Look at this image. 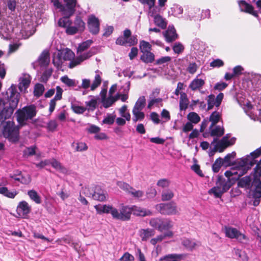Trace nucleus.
Wrapping results in <instances>:
<instances>
[{
  "label": "nucleus",
  "mask_w": 261,
  "mask_h": 261,
  "mask_svg": "<svg viewBox=\"0 0 261 261\" xmlns=\"http://www.w3.org/2000/svg\"><path fill=\"white\" fill-rule=\"evenodd\" d=\"M229 134H226L225 136H224L220 141H218V139L217 138H214L213 142H212V144H214L216 142H217L216 145L215 146V147H217V149L219 150L220 152H222L224 151V150L227 147V138L228 137Z\"/></svg>",
  "instance_id": "obj_18"
},
{
  "label": "nucleus",
  "mask_w": 261,
  "mask_h": 261,
  "mask_svg": "<svg viewBox=\"0 0 261 261\" xmlns=\"http://www.w3.org/2000/svg\"><path fill=\"white\" fill-rule=\"evenodd\" d=\"M208 193L213 194L216 198H220L224 193L222 187H214L208 191Z\"/></svg>",
  "instance_id": "obj_42"
},
{
  "label": "nucleus",
  "mask_w": 261,
  "mask_h": 261,
  "mask_svg": "<svg viewBox=\"0 0 261 261\" xmlns=\"http://www.w3.org/2000/svg\"><path fill=\"white\" fill-rule=\"evenodd\" d=\"M67 113L65 110H62L57 115L56 118L61 122H65L66 120Z\"/></svg>",
  "instance_id": "obj_55"
},
{
  "label": "nucleus",
  "mask_w": 261,
  "mask_h": 261,
  "mask_svg": "<svg viewBox=\"0 0 261 261\" xmlns=\"http://www.w3.org/2000/svg\"><path fill=\"white\" fill-rule=\"evenodd\" d=\"M89 32L93 35H97L100 30V21L94 15L89 16L87 21Z\"/></svg>",
  "instance_id": "obj_11"
},
{
  "label": "nucleus",
  "mask_w": 261,
  "mask_h": 261,
  "mask_svg": "<svg viewBox=\"0 0 261 261\" xmlns=\"http://www.w3.org/2000/svg\"><path fill=\"white\" fill-rule=\"evenodd\" d=\"M188 120L193 124L198 123L201 120L200 116L194 112H190L187 116Z\"/></svg>",
  "instance_id": "obj_34"
},
{
  "label": "nucleus",
  "mask_w": 261,
  "mask_h": 261,
  "mask_svg": "<svg viewBox=\"0 0 261 261\" xmlns=\"http://www.w3.org/2000/svg\"><path fill=\"white\" fill-rule=\"evenodd\" d=\"M150 16L153 18L154 23L156 25L162 29H164L166 28L167 24V22L165 19L163 18L161 15L159 14L153 15V13H152L150 14Z\"/></svg>",
  "instance_id": "obj_22"
},
{
  "label": "nucleus",
  "mask_w": 261,
  "mask_h": 261,
  "mask_svg": "<svg viewBox=\"0 0 261 261\" xmlns=\"http://www.w3.org/2000/svg\"><path fill=\"white\" fill-rule=\"evenodd\" d=\"M38 64L41 67H46L49 62V54L47 51H43L38 60Z\"/></svg>",
  "instance_id": "obj_26"
},
{
  "label": "nucleus",
  "mask_w": 261,
  "mask_h": 261,
  "mask_svg": "<svg viewBox=\"0 0 261 261\" xmlns=\"http://www.w3.org/2000/svg\"><path fill=\"white\" fill-rule=\"evenodd\" d=\"M0 194L8 198H14L18 194V192L15 190L9 191L7 187H0Z\"/></svg>",
  "instance_id": "obj_28"
},
{
  "label": "nucleus",
  "mask_w": 261,
  "mask_h": 261,
  "mask_svg": "<svg viewBox=\"0 0 261 261\" xmlns=\"http://www.w3.org/2000/svg\"><path fill=\"white\" fill-rule=\"evenodd\" d=\"M140 236L143 241H146L150 237L155 234V231L153 229H142L140 230Z\"/></svg>",
  "instance_id": "obj_25"
},
{
  "label": "nucleus",
  "mask_w": 261,
  "mask_h": 261,
  "mask_svg": "<svg viewBox=\"0 0 261 261\" xmlns=\"http://www.w3.org/2000/svg\"><path fill=\"white\" fill-rule=\"evenodd\" d=\"M60 80L62 82L68 87H76L79 84V82L78 81L70 79L67 75L61 77Z\"/></svg>",
  "instance_id": "obj_31"
},
{
  "label": "nucleus",
  "mask_w": 261,
  "mask_h": 261,
  "mask_svg": "<svg viewBox=\"0 0 261 261\" xmlns=\"http://www.w3.org/2000/svg\"><path fill=\"white\" fill-rule=\"evenodd\" d=\"M116 115L113 114H108L107 116L102 120L103 124L111 125L114 122Z\"/></svg>",
  "instance_id": "obj_47"
},
{
  "label": "nucleus",
  "mask_w": 261,
  "mask_h": 261,
  "mask_svg": "<svg viewBox=\"0 0 261 261\" xmlns=\"http://www.w3.org/2000/svg\"><path fill=\"white\" fill-rule=\"evenodd\" d=\"M86 106L88 107L89 110H94L97 106V102L96 99L94 98H91L89 101L85 102Z\"/></svg>",
  "instance_id": "obj_54"
},
{
  "label": "nucleus",
  "mask_w": 261,
  "mask_h": 261,
  "mask_svg": "<svg viewBox=\"0 0 261 261\" xmlns=\"http://www.w3.org/2000/svg\"><path fill=\"white\" fill-rule=\"evenodd\" d=\"M51 166L56 170L61 173H65L67 171V169L62 165L60 162L58 161L55 159H51Z\"/></svg>",
  "instance_id": "obj_33"
},
{
  "label": "nucleus",
  "mask_w": 261,
  "mask_h": 261,
  "mask_svg": "<svg viewBox=\"0 0 261 261\" xmlns=\"http://www.w3.org/2000/svg\"><path fill=\"white\" fill-rule=\"evenodd\" d=\"M71 146L73 147H75L76 151H83L87 150L88 149L87 145L84 142H73Z\"/></svg>",
  "instance_id": "obj_45"
},
{
  "label": "nucleus",
  "mask_w": 261,
  "mask_h": 261,
  "mask_svg": "<svg viewBox=\"0 0 261 261\" xmlns=\"http://www.w3.org/2000/svg\"><path fill=\"white\" fill-rule=\"evenodd\" d=\"M134 256L128 252H125L122 256L120 258V261H134Z\"/></svg>",
  "instance_id": "obj_60"
},
{
  "label": "nucleus",
  "mask_w": 261,
  "mask_h": 261,
  "mask_svg": "<svg viewBox=\"0 0 261 261\" xmlns=\"http://www.w3.org/2000/svg\"><path fill=\"white\" fill-rule=\"evenodd\" d=\"M251 175L245 176L239 180L238 186L240 188L249 189L251 188Z\"/></svg>",
  "instance_id": "obj_23"
},
{
  "label": "nucleus",
  "mask_w": 261,
  "mask_h": 261,
  "mask_svg": "<svg viewBox=\"0 0 261 261\" xmlns=\"http://www.w3.org/2000/svg\"><path fill=\"white\" fill-rule=\"evenodd\" d=\"M74 24L80 32L84 31L85 29V23L80 16H77L76 17Z\"/></svg>",
  "instance_id": "obj_41"
},
{
  "label": "nucleus",
  "mask_w": 261,
  "mask_h": 261,
  "mask_svg": "<svg viewBox=\"0 0 261 261\" xmlns=\"http://www.w3.org/2000/svg\"><path fill=\"white\" fill-rule=\"evenodd\" d=\"M133 121L136 123L138 121H142L145 118V114L143 112H141V110H133Z\"/></svg>",
  "instance_id": "obj_37"
},
{
  "label": "nucleus",
  "mask_w": 261,
  "mask_h": 261,
  "mask_svg": "<svg viewBox=\"0 0 261 261\" xmlns=\"http://www.w3.org/2000/svg\"><path fill=\"white\" fill-rule=\"evenodd\" d=\"M31 78L29 74H24L23 76L19 79V83L18 88L20 91L23 90H26L30 85Z\"/></svg>",
  "instance_id": "obj_21"
},
{
  "label": "nucleus",
  "mask_w": 261,
  "mask_h": 261,
  "mask_svg": "<svg viewBox=\"0 0 261 261\" xmlns=\"http://www.w3.org/2000/svg\"><path fill=\"white\" fill-rule=\"evenodd\" d=\"M74 56L73 52L69 49H67L63 55V59L65 61H70Z\"/></svg>",
  "instance_id": "obj_53"
},
{
  "label": "nucleus",
  "mask_w": 261,
  "mask_h": 261,
  "mask_svg": "<svg viewBox=\"0 0 261 261\" xmlns=\"http://www.w3.org/2000/svg\"><path fill=\"white\" fill-rule=\"evenodd\" d=\"M117 100L116 98H115L113 96L111 95L108 98H106V97H102V105L105 108H108L111 107L113 103Z\"/></svg>",
  "instance_id": "obj_40"
},
{
  "label": "nucleus",
  "mask_w": 261,
  "mask_h": 261,
  "mask_svg": "<svg viewBox=\"0 0 261 261\" xmlns=\"http://www.w3.org/2000/svg\"><path fill=\"white\" fill-rule=\"evenodd\" d=\"M205 48V43L198 38L194 39L191 44V50L195 53H201Z\"/></svg>",
  "instance_id": "obj_16"
},
{
  "label": "nucleus",
  "mask_w": 261,
  "mask_h": 261,
  "mask_svg": "<svg viewBox=\"0 0 261 261\" xmlns=\"http://www.w3.org/2000/svg\"><path fill=\"white\" fill-rule=\"evenodd\" d=\"M91 86V81L89 79H84L82 80V83L81 85L79 84L77 86V88L75 89L76 90H79L81 88L87 89Z\"/></svg>",
  "instance_id": "obj_52"
},
{
  "label": "nucleus",
  "mask_w": 261,
  "mask_h": 261,
  "mask_svg": "<svg viewBox=\"0 0 261 261\" xmlns=\"http://www.w3.org/2000/svg\"><path fill=\"white\" fill-rule=\"evenodd\" d=\"M256 163V161L251 160L250 155H247L246 157L242 158L237 162V171L238 173V177H240L251 169V168Z\"/></svg>",
  "instance_id": "obj_8"
},
{
  "label": "nucleus",
  "mask_w": 261,
  "mask_h": 261,
  "mask_svg": "<svg viewBox=\"0 0 261 261\" xmlns=\"http://www.w3.org/2000/svg\"><path fill=\"white\" fill-rule=\"evenodd\" d=\"M54 7L59 9L62 15L72 16L75 13V8L79 7L77 0H50Z\"/></svg>",
  "instance_id": "obj_3"
},
{
  "label": "nucleus",
  "mask_w": 261,
  "mask_h": 261,
  "mask_svg": "<svg viewBox=\"0 0 261 261\" xmlns=\"http://www.w3.org/2000/svg\"><path fill=\"white\" fill-rule=\"evenodd\" d=\"M96 50L94 48H91L88 51L80 55L76 59L77 61H72L70 63L69 67L70 68H73L76 65L80 64L82 61L89 59L93 55L96 54Z\"/></svg>",
  "instance_id": "obj_13"
},
{
  "label": "nucleus",
  "mask_w": 261,
  "mask_h": 261,
  "mask_svg": "<svg viewBox=\"0 0 261 261\" xmlns=\"http://www.w3.org/2000/svg\"><path fill=\"white\" fill-rule=\"evenodd\" d=\"M146 103V99L144 96L140 97L136 101L133 110L142 111Z\"/></svg>",
  "instance_id": "obj_39"
},
{
  "label": "nucleus",
  "mask_w": 261,
  "mask_h": 261,
  "mask_svg": "<svg viewBox=\"0 0 261 261\" xmlns=\"http://www.w3.org/2000/svg\"><path fill=\"white\" fill-rule=\"evenodd\" d=\"M36 147L35 146H32L27 147L23 151L24 154L27 156H32L36 153Z\"/></svg>",
  "instance_id": "obj_58"
},
{
  "label": "nucleus",
  "mask_w": 261,
  "mask_h": 261,
  "mask_svg": "<svg viewBox=\"0 0 261 261\" xmlns=\"http://www.w3.org/2000/svg\"><path fill=\"white\" fill-rule=\"evenodd\" d=\"M101 82V77L99 74H96L95 76L94 80L91 85L90 88L91 90H94L97 87H98Z\"/></svg>",
  "instance_id": "obj_49"
},
{
  "label": "nucleus",
  "mask_w": 261,
  "mask_h": 261,
  "mask_svg": "<svg viewBox=\"0 0 261 261\" xmlns=\"http://www.w3.org/2000/svg\"><path fill=\"white\" fill-rule=\"evenodd\" d=\"M237 3L241 12L251 14L255 17L259 19L258 11L254 10L252 5L249 4L245 0H238Z\"/></svg>",
  "instance_id": "obj_10"
},
{
  "label": "nucleus",
  "mask_w": 261,
  "mask_h": 261,
  "mask_svg": "<svg viewBox=\"0 0 261 261\" xmlns=\"http://www.w3.org/2000/svg\"><path fill=\"white\" fill-rule=\"evenodd\" d=\"M209 130L211 136L216 137L217 138L221 137L224 133V128L223 125H215L212 127L210 126Z\"/></svg>",
  "instance_id": "obj_20"
},
{
  "label": "nucleus",
  "mask_w": 261,
  "mask_h": 261,
  "mask_svg": "<svg viewBox=\"0 0 261 261\" xmlns=\"http://www.w3.org/2000/svg\"><path fill=\"white\" fill-rule=\"evenodd\" d=\"M149 224L151 227L161 232L168 230L173 226L172 221L170 219L160 217L151 218Z\"/></svg>",
  "instance_id": "obj_6"
},
{
  "label": "nucleus",
  "mask_w": 261,
  "mask_h": 261,
  "mask_svg": "<svg viewBox=\"0 0 261 261\" xmlns=\"http://www.w3.org/2000/svg\"><path fill=\"white\" fill-rule=\"evenodd\" d=\"M155 207L156 211L163 215H175L178 213L177 205L173 201L158 204Z\"/></svg>",
  "instance_id": "obj_7"
},
{
  "label": "nucleus",
  "mask_w": 261,
  "mask_h": 261,
  "mask_svg": "<svg viewBox=\"0 0 261 261\" xmlns=\"http://www.w3.org/2000/svg\"><path fill=\"white\" fill-rule=\"evenodd\" d=\"M186 256V255L185 254H169L161 257L160 261H181Z\"/></svg>",
  "instance_id": "obj_19"
},
{
  "label": "nucleus",
  "mask_w": 261,
  "mask_h": 261,
  "mask_svg": "<svg viewBox=\"0 0 261 261\" xmlns=\"http://www.w3.org/2000/svg\"><path fill=\"white\" fill-rule=\"evenodd\" d=\"M92 193H90L89 196L93 199L103 201L106 200V195L99 186H95L92 189Z\"/></svg>",
  "instance_id": "obj_14"
},
{
  "label": "nucleus",
  "mask_w": 261,
  "mask_h": 261,
  "mask_svg": "<svg viewBox=\"0 0 261 261\" xmlns=\"http://www.w3.org/2000/svg\"><path fill=\"white\" fill-rule=\"evenodd\" d=\"M140 59L145 63H151L154 61V55L150 51L143 53Z\"/></svg>",
  "instance_id": "obj_30"
},
{
  "label": "nucleus",
  "mask_w": 261,
  "mask_h": 261,
  "mask_svg": "<svg viewBox=\"0 0 261 261\" xmlns=\"http://www.w3.org/2000/svg\"><path fill=\"white\" fill-rule=\"evenodd\" d=\"M184 48V45L180 42H176L172 46L173 51L177 54L181 53Z\"/></svg>",
  "instance_id": "obj_51"
},
{
  "label": "nucleus",
  "mask_w": 261,
  "mask_h": 261,
  "mask_svg": "<svg viewBox=\"0 0 261 261\" xmlns=\"http://www.w3.org/2000/svg\"><path fill=\"white\" fill-rule=\"evenodd\" d=\"M17 210L22 212L24 217H26L31 212V207L25 201H22L19 203Z\"/></svg>",
  "instance_id": "obj_24"
},
{
  "label": "nucleus",
  "mask_w": 261,
  "mask_h": 261,
  "mask_svg": "<svg viewBox=\"0 0 261 261\" xmlns=\"http://www.w3.org/2000/svg\"><path fill=\"white\" fill-rule=\"evenodd\" d=\"M170 181L166 178H162L159 180L156 183V185L162 188H167L170 185Z\"/></svg>",
  "instance_id": "obj_57"
},
{
  "label": "nucleus",
  "mask_w": 261,
  "mask_h": 261,
  "mask_svg": "<svg viewBox=\"0 0 261 261\" xmlns=\"http://www.w3.org/2000/svg\"><path fill=\"white\" fill-rule=\"evenodd\" d=\"M44 89V87L42 84L39 83L36 84L34 87V95L37 97H39L43 94Z\"/></svg>",
  "instance_id": "obj_43"
},
{
  "label": "nucleus",
  "mask_w": 261,
  "mask_h": 261,
  "mask_svg": "<svg viewBox=\"0 0 261 261\" xmlns=\"http://www.w3.org/2000/svg\"><path fill=\"white\" fill-rule=\"evenodd\" d=\"M161 117L164 119L163 122H166L170 120V115L169 112L166 109H163L161 114Z\"/></svg>",
  "instance_id": "obj_63"
},
{
  "label": "nucleus",
  "mask_w": 261,
  "mask_h": 261,
  "mask_svg": "<svg viewBox=\"0 0 261 261\" xmlns=\"http://www.w3.org/2000/svg\"><path fill=\"white\" fill-rule=\"evenodd\" d=\"M204 83V80L202 79H195L190 83L189 88L194 91L202 87Z\"/></svg>",
  "instance_id": "obj_32"
},
{
  "label": "nucleus",
  "mask_w": 261,
  "mask_h": 261,
  "mask_svg": "<svg viewBox=\"0 0 261 261\" xmlns=\"http://www.w3.org/2000/svg\"><path fill=\"white\" fill-rule=\"evenodd\" d=\"M171 60V58L169 56L162 57L158 59L155 61L156 65H163L170 62Z\"/></svg>",
  "instance_id": "obj_59"
},
{
  "label": "nucleus",
  "mask_w": 261,
  "mask_h": 261,
  "mask_svg": "<svg viewBox=\"0 0 261 261\" xmlns=\"http://www.w3.org/2000/svg\"><path fill=\"white\" fill-rule=\"evenodd\" d=\"M63 17L59 19L58 21L59 26L65 28H67L72 23L71 21L69 20V17L71 16H67L66 15H62Z\"/></svg>",
  "instance_id": "obj_35"
},
{
  "label": "nucleus",
  "mask_w": 261,
  "mask_h": 261,
  "mask_svg": "<svg viewBox=\"0 0 261 261\" xmlns=\"http://www.w3.org/2000/svg\"><path fill=\"white\" fill-rule=\"evenodd\" d=\"M163 99L161 98H153L149 101L147 108L150 109L154 105L158 106V105L161 103Z\"/></svg>",
  "instance_id": "obj_56"
},
{
  "label": "nucleus",
  "mask_w": 261,
  "mask_h": 261,
  "mask_svg": "<svg viewBox=\"0 0 261 261\" xmlns=\"http://www.w3.org/2000/svg\"><path fill=\"white\" fill-rule=\"evenodd\" d=\"M93 41L92 40L89 39L80 44L77 48V52L79 53L84 51L88 47H89L90 45L93 43Z\"/></svg>",
  "instance_id": "obj_44"
},
{
  "label": "nucleus",
  "mask_w": 261,
  "mask_h": 261,
  "mask_svg": "<svg viewBox=\"0 0 261 261\" xmlns=\"http://www.w3.org/2000/svg\"><path fill=\"white\" fill-rule=\"evenodd\" d=\"M164 36L168 42H171L175 40L178 37L175 29L173 25L168 27V29L164 32Z\"/></svg>",
  "instance_id": "obj_15"
},
{
  "label": "nucleus",
  "mask_w": 261,
  "mask_h": 261,
  "mask_svg": "<svg viewBox=\"0 0 261 261\" xmlns=\"http://www.w3.org/2000/svg\"><path fill=\"white\" fill-rule=\"evenodd\" d=\"M224 232L226 237L231 239H235L240 243H244L248 240L247 237L244 233L240 232L237 228L231 226H225Z\"/></svg>",
  "instance_id": "obj_9"
},
{
  "label": "nucleus",
  "mask_w": 261,
  "mask_h": 261,
  "mask_svg": "<svg viewBox=\"0 0 261 261\" xmlns=\"http://www.w3.org/2000/svg\"><path fill=\"white\" fill-rule=\"evenodd\" d=\"M28 195L31 200L37 204L41 203V199L37 192L34 190H29L28 192Z\"/></svg>",
  "instance_id": "obj_36"
},
{
  "label": "nucleus",
  "mask_w": 261,
  "mask_h": 261,
  "mask_svg": "<svg viewBox=\"0 0 261 261\" xmlns=\"http://www.w3.org/2000/svg\"><path fill=\"white\" fill-rule=\"evenodd\" d=\"M224 97L222 93H220L216 97L214 94H210L207 96V110H211L214 106L219 107Z\"/></svg>",
  "instance_id": "obj_12"
},
{
  "label": "nucleus",
  "mask_w": 261,
  "mask_h": 261,
  "mask_svg": "<svg viewBox=\"0 0 261 261\" xmlns=\"http://www.w3.org/2000/svg\"><path fill=\"white\" fill-rule=\"evenodd\" d=\"M132 214L137 216L145 217L150 216L152 214L151 212L148 209L139 207L136 205L131 206Z\"/></svg>",
  "instance_id": "obj_17"
},
{
  "label": "nucleus",
  "mask_w": 261,
  "mask_h": 261,
  "mask_svg": "<svg viewBox=\"0 0 261 261\" xmlns=\"http://www.w3.org/2000/svg\"><path fill=\"white\" fill-rule=\"evenodd\" d=\"M37 113L36 107L34 105L25 106L16 112V119L20 126L27 124V121L32 120L36 116Z\"/></svg>",
  "instance_id": "obj_4"
},
{
  "label": "nucleus",
  "mask_w": 261,
  "mask_h": 261,
  "mask_svg": "<svg viewBox=\"0 0 261 261\" xmlns=\"http://www.w3.org/2000/svg\"><path fill=\"white\" fill-rule=\"evenodd\" d=\"M20 93L16 85L12 84L0 98V123L2 124L12 118L19 101Z\"/></svg>",
  "instance_id": "obj_1"
},
{
  "label": "nucleus",
  "mask_w": 261,
  "mask_h": 261,
  "mask_svg": "<svg viewBox=\"0 0 261 261\" xmlns=\"http://www.w3.org/2000/svg\"><path fill=\"white\" fill-rule=\"evenodd\" d=\"M129 194L134 198H141L144 195V192L141 190H136L135 189H132Z\"/></svg>",
  "instance_id": "obj_61"
},
{
  "label": "nucleus",
  "mask_w": 261,
  "mask_h": 261,
  "mask_svg": "<svg viewBox=\"0 0 261 261\" xmlns=\"http://www.w3.org/2000/svg\"><path fill=\"white\" fill-rule=\"evenodd\" d=\"M181 244L189 250H192L196 246L195 242L187 238H185L182 240Z\"/></svg>",
  "instance_id": "obj_38"
},
{
  "label": "nucleus",
  "mask_w": 261,
  "mask_h": 261,
  "mask_svg": "<svg viewBox=\"0 0 261 261\" xmlns=\"http://www.w3.org/2000/svg\"><path fill=\"white\" fill-rule=\"evenodd\" d=\"M261 155V147L257 148L254 151L251 152L249 155H250V159L251 160H255V159Z\"/></svg>",
  "instance_id": "obj_64"
},
{
  "label": "nucleus",
  "mask_w": 261,
  "mask_h": 261,
  "mask_svg": "<svg viewBox=\"0 0 261 261\" xmlns=\"http://www.w3.org/2000/svg\"><path fill=\"white\" fill-rule=\"evenodd\" d=\"M58 123L56 120H50L47 123V128L49 131L54 132L56 130L58 127Z\"/></svg>",
  "instance_id": "obj_62"
},
{
  "label": "nucleus",
  "mask_w": 261,
  "mask_h": 261,
  "mask_svg": "<svg viewBox=\"0 0 261 261\" xmlns=\"http://www.w3.org/2000/svg\"><path fill=\"white\" fill-rule=\"evenodd\" d=\"M208 119L211 122L210 127L214 126L221 120V114L220 112L215 111L211 114Z\"/></svg>",
  "instance_id": "obj_27"
},
{
  "label": "nucleus",
  "mask_w": 261,
  "mask_h": 261,
  "mask_svg": "<svg viewBox=\"0 0 261 261\" xmlns=\"http://www.w3.org/2000/svg\"><path fill=\"white\" fill-rule=\"evenodd\" d=\"M174 196L173 191L170 189L164 190L161 194V199L163 201H170Z\"/></svg>",
  "instance_id": "obj_29"
},
{
  "label": "nucleus",
  "mask_w": 261,
  "mask_h": 261,
  "mask_svg": "<svg viewBox=\"0 0 261 261\" xmlns=\"http://www.w3.org/2000/svg\"><path fill=\"white\" fill-rule=\"evenodd\" d=\"M198 68V66L195 62H189L187 68V71L190 74H194L197 69Z\"/></svg>",
  "instance_id": "obj_50"
},
{
  "label": "nucleus",
  "mask_w": 261,
  "mask_h": 261,
  "mask_svg": "<svg viewBox=\"0 0 261 261\" xmlns=\"http://www.w3.org/2000/svg\"><path fill=\"white\" fill-rule=\"evenodd\" d=\"M151 45L147 42L142 40L140 43V49L141 52L150 51L151 50Z\"/></svg>",
  "instance_id": "obj_48"
},
{
  "label": "nucleus",
  "mask_w": 261,
  "mask_h": 261,
  "mask_svg": "<svg viewBox=\"0 0 261 261\" xmlns=\"http://www.w3.org/2000/svg\"><path fill=\"white\" fill-rule=\"evenodd\" d=\"M94 208L98 214H111L114 219L126 221L130 219L131 206L128 205H122L119 211L111 205H96Z\"/></svg>",
  "instance_id": "obj_2"
},
{
  "label": "nucleus",
  "mask_w": 261,
  "mask_h": 261,
  "mask_svg": "<svg viewBox=\"0 0 261 261\" xmlns=\"http://www.w3.org/2000/svg\"><path fill=\"white\" fill-rule=\"evenodd\" d=\"M117 185L122 190L125 192L129 193L132 189L133 188L131 187L129 184L121 181H117Z\"/></svg>",
  "instance_id": "obj_46"
},
{
  "label": "nucleus",
  "mask_w": 261,
  "mask_h": 261,
  "mask_svg": "<svg viewBox=\"0 0 261 261\" xmlns=\"http://www.w3.org/2000/svg\"><path fill=\"white\" fill-rule=\"evenodd\" d=\"M20 126L15 125L13 121L8 120L4 123L2 133L5 138L10 142H16L19 138V129Z\"/></svg>",
  "instance_id": "obj_5"
}]
</instances>
